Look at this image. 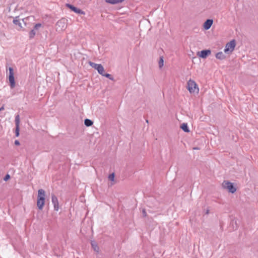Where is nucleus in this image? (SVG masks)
Listing matches in <instances>:
<instances>
[{"label": "nucleus", "instance_id": "nucleus-20", "mask_svg": "<svg viewBox=\"0 0 258 258\" xmlns=\"http://www.w3.org/2000/svg\"><path fill=\"white\" fill-rule=\"evenodd\" d=\"M158 64H159V68H161L163 66L164 60H163V56L160 57V59L159 60Z\"/></svg>", "mask_w": 258, "mask_h": 258}, {"label": "nucleus", "instance_id": "nucleus-15", "mask_svg": "<svg viewBox=\"0 0 258 258\" xmlns=\"http://www.w3.org/2000/svg\"><path fill=\"white\" fill-rule=\"evenodd\" d=\"M180 128L185 133L189 132V130L186 123H183L181 125Z\"/></svg>", "mask_w": 258, "mask_h": 258}, {"label": "nucleus", "instance_id": "nucleus-2", "mask_svg": "<svg viewBox=\"0 0 258 258\" xmlns=\"http://www.w3.org/2000/svg\"><path fill=\"white\" fill-rule=\"evenodd\" d=\"M187 89L190 93L199 92V88L196 83L190 79L187 83Z\"/></svg>", "mask_w": 258, "mask_h": 258}, {"label": "nucleus", "instance_id": "nucleus-23", "mask_svg": "<svg viewBox=\"0 0 258 258\" xmlns=\"http://www.w3.org/2000/svg\"><path fill=\"white\" fill-rule=\"evenodd\" d=\"M142 215L144 217H145L147 216V213L146 211V210L145 209H143L142 211Z\"/></svg>", "mask_w": 258, "mask_h": 258}, {"label": "nucleus", "instance_id": "nucleus-22", "mask_svg": "<svg viewBox=\"0 0 258 258\" xmlns=\"http://www.w3.org/2000/svg\"><path fill=\"white\" fill-rule=\"evenodd\" d=\"M10 175L9 174H7L5 175L4 180L6 181L8 180L10 178Z\"/></svg>", "mask_w": 258, "mask_h": 258}, {"label": "nucleus", "instance_id": "nucleus-18", "mask_svg": "<svg viewBox=\"0 0 258 258\" xmlns=\"http://www.w3.org/2000/svg\"><path fill=\"white\" fill-rule=\"evenodd\" d=\"M91 243L92 247L93 248L94 250L95 251L98 252L99 250V248L98 246L96 243L94 241H92Z\"/></svg>", "mask_w": 258, "mask_h": 258}, {"label": "nucleus", "instance_id": "nucleus-21", "mask_svg": "<svg viewBox=\"0 0 258 258\" xmlns=\"http://www.w3.org/2000/svg\"><path fill=\"white\" fill-rule=\"evenodd\" d=\"M114 178H115V174L114 173L110 174L108 176V179L112 181H113L114 180Z\"/></svg>", "mask_w": 258, "mask_h": 258}, {"label": "nucleus", "instance_id": "nucleus-14", "mask_svg": "<svg viewBox=\"0 0 258 258\" xmlns=\"http://www.w3.org/2000/svg\"><path fill=\"white\" fill-rule=\"evenodd\" d=\"M216 57L217 59L223 60L225 58L226 56L222 51H220L216 53Z\"/></svg>", "mask_w": 258, "mask_h": 258}, {"label": "nucleus", "instance_id": "nucleus-8", "mask_svg": "<svg viewBox=\"0 0 258 258\" xmlns=\"http://www.w3.org/2000/svg\"><path fill=\"white\" fill-rule=\"evenodd\" d=\"M66 7L68 8H69L70 10H71L72 11L76 13L81 14V15H85V13L82 10L77 8V7H75L74 6L70 4H67Z\"/></svg>", "mask_w": 258, "mask_h": 258}, {"label": "nucleus", "instance_id": "nucleus-5", "mask_svg": "<svg viewBox=\"0 0 258 258\" xmlns=\"http://www.w3.org/2000/svg\"><path fill=\"white\" fill-rule=\"evenodd\" d=\"M236 45L235 40L233 39L226 44L224 51L225 53H231L234 49Z\"/></svg>", "mask_w": 258, "mask_h": 258}, {"label": "nucleus", "instance_id": "nucleus-3", "mask_svg": "<svg viewBox=\"0 0 258 258\" xmlns=\"http://www.w3.org/2000/svg\"><path fill=\"white\" fill-rule=\"evenodd\" d=\"M222 185L223 188L227 189L230 193L233 194L236 191V188L233 183L230 181H224Z\"/></svg>", "mask_w": 258, "mask_h": 258}, {"label": "nucleus", "instance_id": "nucleus-9", "mask_svg": "<svg viewBox=\"0 0 258 258\" xmlns=\"http://www.w3.org/2000/svg\"><path fill=\"white\" fill-rule=\"evenodd\" d=\"M42 27V24L41 23H37L35 24V25L34 26L33 29L30 31L29 32V38L30 39L33 38L34 36L36 35V31L35 30H38L40 27Z\"/></svg>", "mask_w": 258, "mask_h": 258}, {"label": "nucleus", "instance_id": "nucleus-16", "mask_svg": "<svg viewBox=\"0 0 258 258\" xmlns=\"http://www.w3.org/2000/svg\"><path fill=\"white\" fill-rule=\"evenodd\" d=\"M13 23L16 25H18L20 29L22 28L21 23L20 21V20L18 19V17H15L13 20Z\"/></svg>", "mask_w": 258, "mask_h": 258}, {"label": "nucleus", "instance_id": "nucleus-1", "mask_svg": "<svg viewBox=\"0 0 258 258\" xmlns=\"http://www.w3.org/2000/svg\"><path fill=\"white\" fill-rule=\"evenodd\" d=\"M45 191L43 189H39L38 190V196L37 200V206L39 210H42L45 204Z\"/></svg>", "mask_w": 258, "mask_h": 258}, {"label": "nucleus", "instance_id": "nucleus-4", "mask_svg": "<svg viewBox=\"0 0 258 258\" xmlns=\"http://www.w3.org/2000/svg\"><path fill=\"white\" fill-rule=\"evenodd\" d=\"M9 81L11 89H13L16 86L14 78V70L12 67L9 68Z\"/></svg>", "mask_w": 258, "mask_h": 258}, {"label": "nucleus", "instance_id": "nucleus-13", "mask_svg": "<svg viewBox=\"0 0 258 258\" xmlns=\"http://www.w3.org/2000/svg\"><path fill=\"white\" fill-rule=\"evenodd\" d=\"M213 23L212 19H207L203 24V27L206 30H209L212 26Z\"/></svg>", "mask_w": 258, "mask_h": 258}, {"label": "nucleus", "instance_id": "nucleus-10", "mask_svg": "<svg viewBox=\"0 0 258 258\" xmlns=\"http://www.w3.org/2000/svg\"><path fill=\"white\" fill-rule=\"evenodd\" d=\"M15 124H16V129H15V136L18 137L20 135V116L19 115H17L15 117Z\"/></svg>", "mask_w": 258, "mask_h": 258}, {"label": "nucleus", "instance_id": "nucleus-11", "mask_svg": "<svg viewBox=\"0 0 258 258\" xmlns=\"http://www.w3.org/2000/svg\"><path fill=\"white\" fill-rule=\"evenodd\" d=\"M211 51L210 49H204L201 51H199L197 53V55L200 57L203 58H206L208 55L211 54Z\"/></svg>", "mask_w": 258, "mask_h": 258}, {"label": "nucleus", "instance_id": "nucleus-17", "mask_svg": "<svg viewBox=\"0 0 258 258\" xmlns=\"http://www.w3.org/2000/svg\"><path fill=\"white\" fill-rule=\"evenodd\" d=\"M84 124L86 126L89 127L93 124V121L91 119L86 118L84 120Z\"/></svg>", "mask_w": 258, "mask_h": 258}, {"label": "nucleus", "instance_id": "nucleus-24", "mask_svg": "<svg viewBox=\"0 0 258 258\" xmlns=\"http://www.w3.org/2000/svg\"><path fill=\"white\" fill-rule=\"evenodd\" d=\"M15 145L18 146L20 145V142L18 140H15Z\"/></svg>", "mask_w": 258, "mask_h": 258}, {"label": "nucleus", "instance_id": "nucleus-19", "mask_svg": "<svg viewBox=\"0 0 258 258\" xmlns=\"http://www.w3.org/2000/svg\"><path fill=\"white\" fill-rule=\"evenodd\" d=\"M102 76H104L106 77L107 78H108L109 79L111 80H113V78L112 77V76L108 73H105L104 72L102 73V74H101Z\"/></svg>", "mask_w": 258, "mask_h": 258}, {"label": "nucleus", "instance_id": "nucleus-7", "mask_svg": "<svg viewBox=\"0 0 258 258\" xmlns=\"http://www.w3.org/2000/svg\"><path fill=\"white\" fill-rule=\"evenodd\" d=\"M88 63L91 67L96 70L100 75L102 74L104 72V68L101 64H97L91 61H89Z\"/></svg>", "mask_w": 258, "mask_h": 258}, {"label": "nucleus", "instance_id": "nucleus-6", "mask_svg": "<svg viewBox=\"0 0 258 258\" xmlns=\"http://www.w3.org/2000/svg\"><path fill=\"white\" fill-rule=\"evenodd\" d=\"M67 20L65 18H62L58 20L56 24L57 29H58L59 31L64 30L67 26Z\"/></svg>", "mask_w": 258, "mask_h": 258}, {"label": "nucleus", "instance_id": "nucleus-12", "mask_svg": "<svg viewBox=\"0 0 258 258\" xmlns=\"http://www.w3.org/2000/svg\"><path fill=\"white\" fill-rule=\"evenodd\" d=\"M51 201L53 205L54 210L57 211L59 209V203L57 198L54 195H51Z\"/></svg>", "mask_w": 258, "mask_h": 258}, {"label": "nucleus", "instance_id": "nucleus-25", "mask_svg": "<svg viewBox=\"0 0 258 258\" xmlns=\"http://www.w3.org/2000/svg\"><path fill=\"white\" fill-rule=\"evenodd\" d=\"M3 109H4V107H1V108H0V111L2 110H3Z\"/></svg>", "mask_w": 258, "mask_h": 258}]
</instances>
